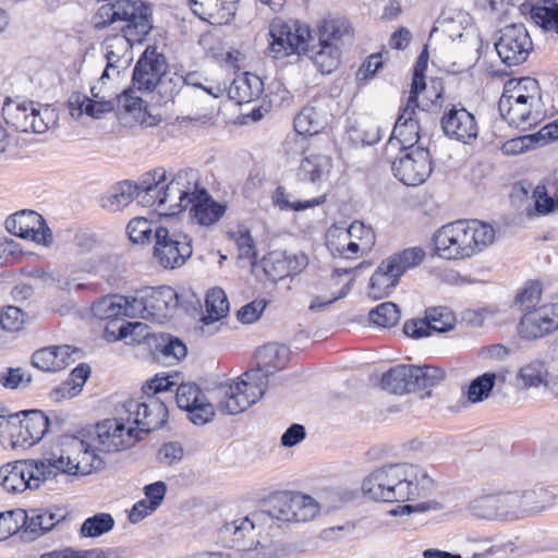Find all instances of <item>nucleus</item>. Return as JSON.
Listing matches in <instances>:
<instances>
[{
    "mask_svg": "<svg viewBox=\"0 0 558 558\" xmlns=\"http://www.w3.org/2000/svg\"><path fill=\"white\" fill-rule=\"evenodd\" d=\"M99 464L88 452H84L83 459L75 462L69 450H60V454L51 453L43 460L16 461L1 466L0 483L8 492L22 493L26 488L36 489L43 482L53 480L59 474H89Z\"/></svg>",
    "mask_w": 558,
    "mask_h": 558,
    "instance_id": "1",
    "label": "nucleus"
},
{
    "mask_svg": "<svg viewBox=\"0 0 558 558\" xmlns=\"http://www.w3.org/2000/svg\"><path fill=\"white\" fill-rule=\"evenodd\" d=\"M262 354L266 360L263 366L246 371L239 381L218 387L217 409L222 414L235 415L256 403L264 396L269 377L288 364L290 351L284 345L269 344L264 348Z\"/></svg>",
    "mask_w": 558,
    "mask_h": 558,
    "instance_id": "2",
    "label": "nucleus"
},
{
    "mask_svg": "<svg viewBox=\"0 0 558 558\" xmlns=\"http://www.w3.org/2000/svg\"><path fill=\"white\" fill-rule=\"evenodd\" d=\"M434 480L415 464L393 463L374 470L362 483L365 496L374 501L403 502L433 492Z\"/></svg>",
    "mask_w": 558,
    "mask_h": 558,
    "instance_id": "3",
    "label": "nucleus"
},
{
    "mask_svg": "<svg viewBox=\"0 0 558 558\" xmlns=\"http://www.w3.org/2000/svg\"><path fill=\"white\" fill-rule=\"evenodd\" d=\"M269 53L281 59L293 53L307 56L322 74H330L339 63L341 51L336 44L313 41L308 25L300 21L274 22L270 25Z\"/></svg>",
    "mask_w": 558,
    "mask_h": 558,
    "instance_id": "4",
    "label": "nucleus"
},
{
    "mask_svg": "<svg viewBox=\"0 0 558 558\" xmlns=\"http://www.w3.org/2000/svg\"><path fill=\"white\" fill-rule=\"evenodd\" d=\"M167 181L163 168H156L142 175L141 204L168 209L171 215L186 210L191 197L199 185L198 172L194 169H181Z\"/></svg>",
    "mask_w": 558,
    "mask_h": 558,
    "instance_id": "5",
    "label": "nucleus"
},
{
    "mask_svg": "<svg viewBox=\"0 0 558 558\" xmlns=\"http://www.w3.org/2000/svg\"><path fill=\"white\" fill-rule=\"evenodd\" d=\"M495 240L492 225L477 220H457L439 228L433 235L435 254L444 259H466L482 252Z\"/></svg>",
    "mask_w": 558,
    "mask_h": 558,
    "instance_id": "6",
    "label": "nucleus"
},
{
    "mask_svg": "<svg viewBox=\"0 0 558 558\" xmlns=\"http://www.w3.org/2000/svg\"><path fill=\"white\" fill-rule=\"evenodd\" d=\"M217 541L227 548L234 549L240 558H280L284 548L270 533L255 521L254 512L219 527Z\"/></svg>",
    "mask_w": 558,
    "mask_h": 558,
    "instance_id": "7",
    "label": "nucleus"
},
{
    "mask_svg": "<svg viewBox=\"0 0 558 558\" xmlns=\"http://www.w3.org/2000/svg\"><path fill=\"white\" fill-rule=\"evenodd\" d=\"M121 417L122 416L116 412L114 417L97 423L92 445L77 437H72L61 450H69L75 462L83 459L84 452H88L100 463L98 468H93L92 472L102 469L105 462L98 456V452L108 453L125 450L133 447L143 438L138 434H135L134 426L129 425L126 421L121 420Z\"/></svg>",
    "mask_w": 558,
    "mask_h": 558,
    "instance_id": "8",
    "label": "nucleus"
},
{
    "mask_svg": "<svg viewBox=\"0 0 558 558\" xmlns=\"http://www.w3.org/2000/svg\"><path fill=\"white\" fill-rule=\"evenodd\" d=\"M151 8L142 0H117L100 5L93 17L96 29H104L117 22H124L121 27L123 39L129 45L142 43L153 28Z\"/></svg>",
    "mask_w": 558,
    "mask_h": 558,
    "instance_id": "9",
    "label": "nucleus"
},
{
    "mask_svg": "<svg viewBox=\"0 0 558 558\" xmlns=\"http://www.w3.org/2000/svg\"><path fill=\"white\" fill-rule=\"evenodd\" d=\"M116 412L125 420L129 425L135 427V434L141 437L159 429L168 418V409L162 400L149 396L144 401L129 399L116 407Z\"/></svg>",
    "mask_w": 558,
    "mask_h": 558,
    "instance_id": "10",
    "label": "nucleus"
},
{
    "mask_svg": "<svg viewBox=\"0 0 558 558\" xmlns=\"http://www.w3.org/2000/svg\"><path fill=\"white\" fill-rule=\"evenodd\" d=\"M192 242L185 232L158 226L155 229L154 258L165 269L180 268L193 254Z\"/></svg>",
    "mask_w": 558,
    "mask_h": 558,
    "instance_id": "11",
    "label": "nucleus"
},
{
    "mask_svg": "<svg viewBox=\"0 0 558 558\" xmlns=\"http://www.w3.org/2000/svg\"><path fill=\"white\" fill-rule=\"evenodd\" d=\"M7 123L19 132L45 133L57 121V113L49 105L35 101L7 104L3 108Z\"/></svg>",
    "mask_w": 558,
    "mask_h": 558,
    "instance_id": "12",
    "label": "nucleus"
},
{
    "mask_svg": "<svg viewBox=\"0 0 558 558\" xmlns=\"http://www.w3.org/2000/svg\"><path fill=\"white\" fill-rule=\"evenodd\" d=\"M179 305V294L171 287L150 288L133 296L135 317L163 323L171 318Z\"/></svg>",
    "mask_w": 558,
    "mask_h": 558,
    "instance_id": "13",
    "label": "nucleus"
},
{
    "mask_svg": "<svg viewBox=\"0 0 558 558\" xmlns=\"http://www.w3.org/2000/svg\"><path fill=\"white\" fill-rule=\"evenodd\" d=\"M11 447L31 448L39 442L49 428L50 421L40 410H25L9 416Z\"/></svg>",
    "mask_w": 558,
    "mask_h": 558,
    "instance_id": "14",
    "label": "nucleus"
},
{
    "mask_svg": "<svg viewBox=\"0 0 558 558\" xmlns=\"http://www.w3.org/2000/svg\"><path fill=\"white\" fill-rule=\"evenodd\" d=\"M393 175L408 186H417L424 183L433 171L432 155L425 147H408L400 150L391 163Z\"/></svg>",
    "mask_w": 558,
    "mask_h": 558,
    "instance_id": "15",
    "label": "nucleus"
},
{
    "mask_svg": "<svg viewBox=\"0 0 558 558\" xmlns=\"http://www.w3.org/2000/svg\"><path fill=\"white\" fill-rule=\"evenodd\" d=\"M495 48L500 60L506 65L513 66L527 60L533 43L523 24H510L499 31Z\"/></svg>",
    "mask_w": 558,
    "mask_h": 558,
    "instance_id": "16",
    "label": "nucleus"
},
{
    "mask_svg": "<svg viewBox=\"0 0 558 558\" xmlns=\"http://www.w3.org/2000/svg\"><path fill=\"white\" fill-rule=\"evenodd\" d=\"M5 229L13 235L31 239L37 244L50 245L53 240L52 231L41 215L34 210H21L8 217Z\"/></svg>",
    "mask_w": 558,
    "mask_h": 558,
    "instance_id": "17",
    "label": "nucleus"
},
{
    "mask_svg": "<svg viewBox=\"0 0 558 558\" xmlns=\"http://www.w3.org/2000/svg\"><path fill=\"white\" fill-rule=\"evenodd\" d=\"M168 69L166 57L157 47L148 46L138 58L132 74V85L138 92H154V86Z\"/></svg>",
    "mask_w": 558,
    "mask_h": 558,
    "instance_id": "18",
    "label": "nucleus"
},
{
    "mask_svg": "<svg viewBox=\"0 0 558 558\" xmlns=\"http://www.w3.org/2000/svg\"><path fill=\"white\" fill-rule=\"evenodd\" d=\"M175 401L181 410L189 413L190 421L195 425H204L215 415L214 405L195 383L177 384Z\"/></svg>",
    "mask_w": 558,
    "mask_h": 558,
    "instance_id": "19",
    "label": "nucleus"
},
{
    "mask_svg": "<svg viewBox=\"0 0 558 558\" xmlns=\"http://www.w3.org/2000/svg\"><path fill=\"white\" fill-rule=\"evenodd\" d=\"M558 329V303L546 304L523 314L519 324L521 338L535 340Z\"/></svg>",
    "mask_w": 558,
    "mask_h": 558,
    "instance_id": "20",
    "label": "nucleus"
},
{
    "mask_svg": "<svg viewBox=\"0 0 558 558\" xmlns=\"http://www.w3.org/2000/svg\"><path fill=\"white\" fill-rule=\"evenodd\" d=\"M254 518L270 533V537L276 539L280 535L281 523L293 522V512L290 509V492L270 496L264 508L254 511Z\"/></svg>",
    "mask_w": 558,
    "mask_h": 558,
    "instance_id": "21",
    "label": "nucleus"
},
{
    "mask_svg": "<svg viewBox=\"0 0 558 558\" xmlns=\"http://www.w3.org/2000/svg\"><path fill=\"white\" fill-rule=\"evenodd\" d=\"M440 126L447 137L466 145L475 141L478 135L477 121L473 113L454 105L446 108L440 119Z\"/></svg>",
    "mask_w": 558,
    "mask_h": 558,
    "instance_id": "22",
    "label": "nucleus"
},
{
    "mask_svg": "<svg viewBox=\"0 0 558 558\" xmlns=\"http://www.w3.org/2000/svg\"><path fill=\"white\" fill-rule=\"evenodd\" d=\"M456 318L446 307H434L426 311L421 319L405 322L403 332L411 338L421 339L434 332L444 333L454 327Z\"/></svg>",
    "mask_w": 558,
    "mask_h": 558,
    "instance_id": "23",
    "label": "nucleus"
},
{
    "mask_svg": "<svg viewBox=\"0 0 558 558\" xmlns=\"http://www.w3.org/2000/svg\"><path fill=\"white\" fill-rule=\"evenodd\" d=\"M498 109L510 125L523 130L536 125L542 119V102L532 104L526 98L500 97Z\"/></svg>",
    "mask_w": 558,
    "mask_h": 558,
    "instance_id": "24",
    "label": "nucleus"
},
{
    "mask_svg": "<svg viewBox=\"0 0 558 558\" xmlns=\"http://www.w3.org/2000/svg\"><path fill=\"white\" fill-rule=\"evenodd\" d=\"M421 112L411 106H404L395 123L388 144L393 145V141H397L401 145L400 150H408V147H420L416 144L421 137Z\"/></svg>",
    "mask_w": 558,
    "mask_h": 558,
    "instance_id": "25",
    "label": "nucleus"
},
{
    "mask_svg": "<svg viewBox=\"0 0 558 558\" xmlns=\"http://www.w3.org/2000/svg\"><path fill=\"white\" fill-rule=\"evenodd\" d=\"M80 350L71 345H50L33 353L32 364L44 372H59L80 357Z\"/></svg>",
    "mask_w": 558,
    "mask_h": 558,
    "instance_id": "26",
    "label": "nucleus"
},
{
    "mask_svg": "<svg viewBox=\"0 0 558 558\" xmlns=\"http://www.w3.org/2000/svg\"><path fill=\"white\" fill-rule=\"evenodd\" d=\"M189 209L192 220L201 226H210L225 215L227 206L223 203L216 202L207 190L199 184L191 197Z\"/></svg>",
    "mask_w": 558,
    "mask_h": 558,
    "instance_id": "27",
    "label": "nucleus"
},
{
    "mask_svg": "<svg viewBox=\"0 0 558 558\" xmlns=\"http://www.w3.org/2000/svg\"><path fill=\"white\" fill-rule=\"evenodd\" d=\"M238 2L239 0H189L193 13L213 25L229 23L235 14Z\"/></svg>",
    "mask_w": 558,
    "mask_h": 558,
    "instance_id": "28",
    "label": "nucleus"
},
{
    "mask_svg": "<svg viewBox=\"0 0 558 558\" xmlns=\"http://www.w3.org/2000/svg\"><path fill=\"white\" fill-rule=\"evenodd\" d=\"M90 93L93 98H88L85 95H75L70 98L69 106L73 117L75 114L80 117L85 112L87 116L99 119L102 114L116 108V98L106 99V95L101 94L97 86H93Z\"/></svg>",
    "mask_w": 558,
    "mask_h": 558,
    "instance_id": "29",
    "label": "nucleus"
},
{
    "mask_svg": "<svg viewBox=\"0 0 558 558\" xmlns=\"http://www.w3.org/2000/svg\"><path fill=\"white\" fill-rule=\"evenodd\" d=\"M93 315L100 320H114L122 317H135L133 296L107 295L92 305Z\"/></svg>",
    "mask_w": 558,
    "mask_h": 558,
    "instance_id": "30",
    "label": "nucleus"
},
{
    "mask_svg": "<svg viewBox=\"0 0 558 558\" xmlns=\"http://www.w3.org/2000/svg\"><path fill=\"white\" fill-rule=\"evenodd\" d=\"M142 192H144L142 179L136 184L130 181L119 182L101 197V207L110 211H118L128 206L134 198L141 203L140 194Z\"/></svg>",
    "mask_w": 558,
    "mask_h": 558,
    "instance_id": "31",
    "label": "nucleus"
},
{
    "mask_svg": "<svg viewBox=\"0 0 558 558\" xmlns=\"http://www.w3.org/2000/svg\"><path fill=\"white\" fill-rule=\"evenodd\" d=\"M391 263L383 260L371 277L369 295L375 300L388 296L399 282L401 275Z\"/></svg>",
    "mask_w": 558,
    "mask_h": 558,
    "instance_id": "32",
    "label": "nucleus"
},
{
    "mask_svg": "<svg viewBox=\"0 0 558 558\" xmlns=\"http://www.w3.org/2000/svg\"><path fill=\"white\" fill-rule=\"evenodd\" d=\"M328 124V113L319 106L307 105L294 118V129L300 135H315Z\"/></svg>",
    "mask_w": 558,
    "mask_h": 558,
    "instance_id": "33",
    "label": "nucleus"
},
{
    "mask_svg": "<svg viewBox=\"0 0 558 558\" xmlns=\"http://www.w3.org/2000/svg\"><path fill=\"white\" fill-rule=\"evenodd\" d=\"M331 168L330 157L322 154H311L301 160L296 177L302 182L316 184L330 173Z\"/></svg>",
    "mask_w": 558,
    "mask_h": 558,
    "instance_id": "34",
    "label": "nucleus"
},
{
    "mask_svg": "<svg viewBox=\"0 0 558 558\" xmlns=\"http://www.w3.org/2000/svg\"><path fill=\"white\" fill-rule=\"evenodd\" d=\"M263 92V81L255 74L245 73L232 82L228 95L232 100L242 105L258 99Z\"/></svg>",
    "mask_w": 558,
    "mask_h": 558,
    "instance_id": "35",
    "label": "nucleus"
},
{
    "mask_svg": "<svg viewBox=\"0 0 558 558\" xmlns=\"http://www.w3.org/2000/svg\"><path fill=\"white\" fill-rule=\"evenodd\" d=\"M326 246L333 257L354 259L357 255V245L351 241L343 227L332 226L326 233Z\"/></svg>",
    "mask_w": 558,
    "mask_h": 558,
    "instance_id": "36",
    "label": "nucleus"
},
{
    "mask_svg": "<svg viewBox=\"0 0 558 558\" xmlns=\"http://www.w3.org/2000/svg\"><path fill=\"white\" fill-rule=\"evenodd\" d=\"M518 490L523 518L543 511L554 500L553 492L543 486Z\"/></svg>",
    "mask_w": 558,
    "mask_h": 558,
    "instance_id": "37",
    "label": "nucleus"
},
{
    "mask_svg": "<svg viewBox=\"0 0 558 558\" xmlns=\"http://www.w3.org/2000/svg\"><path fill=\"white\" fill-rule=\"evenodd\" d=\"M411 375L410 365H397L383 374L381 387L395 395L414 391Z\"/></svg>",
    "mask_w": 558,
    "mask_h": 558,
    "instance_id": "38",
    "label": "nucleus"
},
{
    "mask_svg": "<svg viewBox=\"0 0 558 558\" xmlns=\"http://www.w3.org/2000/svg\"><path fill=\"white\" fill-rule=\"evenodd\" d=\"M206 314L203 315L201 322L203 323V332L205 327H209L221 318L226 317L229 312V301L225 291L220 288L211 289L205 300Z\"/></svg>",
    "mask_w": 558,
    "mask_h": 558,
    "instance_id": "39",
    "label": "nucleus"
},
{
    "mask_svg": "<svg viewBox=\"0 0 558 558\" xmlns=\"http://www.w3.org/2000/svg\"><path fill=\"white\" fill-rule=\"evenodd\" d=\"M534 209L537 215L545 216L558 208V179H551L546 184H538L533 190Z\"/></svg>",
    "mask_w": 558,
    "mask_h": 558,
    "instance_id": "40",
    "label": "nucleus"
},
{
    "mask_svg": "<svg viewBox=\"0 0 558 558\" xmlns=\"http://www.w3.org/2000/svg\"><path fill=\"white\" fill-rule=\"evenodd\" d=\"M501 97L507 98H526L532 104L542 102L541 88L538 82L532 77H522L520 80H509L505 83Z\"/></svg>",
    "mask_w": 558,
    "mask_h": 558,
    "instance_id": "41",
    "label": "nucleus"
},
{
    "mask_svg": "<svg viewBox=\"0 0 558 558\" xmlns=\"http://www.w3.org/2000/svg\"><path fill=\"white\" fill-rule=\"evenodd\" d=\"M498 520H519L522 519L521 500L519 490H499L495 492Z\"/></svg>",
    "mask_w": 558,
    "mask_h": 558,
    "instance_id": "42",
    "label": "nucleus"
},
{
    "mask_svg": "<svg viewBox=\"0 0 558 558\" xmlns=\"http://www.w3.org/2000/svg\"><path fill=\"white\" fill-rule=\"evenodd\" d=\"M351 32V25L344 17L325 19L318 25V40L326 44H336Z\"/></svg>",
    "mask_w": 558,
    "mask_h": 558,
    "instance_id": "43",
    "label": "nucleus"
},
{
    "mask_svg": "<svg viewBox=\"0 0 558 558\" xmlns=\"http://www.w3.org/2000/svg\"><path fill=\"white\" fill-rule=\"evenodd\" d=\"M290 509L293 512V522H307L319 513L317 501L313 497L300 493L290 492Z\"/></svg>",
    "mask_w": 558,
    "mask_h": 558,
    "instance_id": "44",
    "label": "nucleus"
},
{
    "mask_svg": "<svg viewBox=\"0 0 558 558\" xmlns=\"http://www.w3.org/2000/svg\"><path fill=\"white\" fill-rule=\"evenodd\" d=\"M530 15L537 26L558 35V3L545 2L544 4L532 5Z\"/></svg>",
    "mask_w": 558,
    "mask_h": 558,
    "instance_id": "45",
    "label": "nucleus"
},
{
    "mask_svg": "<svg viewBox=\"0 0 558 558\" xmlns=\"http://www.w3.org/2000/svg\"><path fill=\"white\" fill-rule=\"evenodd\" d=\"M410 371L414 391L437 386L446 375L444 369L432 365H410Z\"/></svg>",
    "mask_w": 558,
    "mask_h": 558,
    "instance_id": "46",
    "label": "nucleus"
},
{
    "mask_svg": "<svg viewBox=\"0 0 558 558\" xmlns=\"http://www.w3.org/2000/svg\"><path fill=\"white\" fill-rule=\"evenodd\" d=\"M184 86L183 75L179 73H169L167 70L162 74L161 80L154 86V92L157 93L159 99L158 105H166L173 101L175 96Z\"/></svg>",
    "mask_w": 558,
    "mask_h": 558,
    "instance_id": "47",
    "label": "nucleus"
},
{
    "mask_svg": "<svg viewBox=\"0 0 558 558\" xmlns=\"http://www.w3.org/2000/svg\"><path fill=\"white\" fill-rule=\"evenodd\" d=\"M347 137L355 146L374 145L381 138L379 126L373 123H355L347 128Z\"/></svg>",
    "mask_w": 558,
    "mask_h": 558,
    "instance_id": "48",
    "label": "nucleus"
},
{
    "mask_svg": "<svg viewBox=\"0 0 558 558\" xmlns=\"http://www.w3.org/2000/svg\"><path fill=\"white\" fill-rule=\"evenodd\" d=\"M469 512L484 520H498L495 493H486L472 499L468 505Z\"/></svg>",
    "mask_w": 558,
    "mask_h": 558,
    "instance_id": "49",
    "label": "nucleus"
},
{
    "mask_svg": "<svg viewBox=\"0 0 558 558\" xmlns=\"http://www.w3.org/2000/svg\"><path fill=\"white\" fill-rule=\"evenodd\" d=\"M368 317L378 327L391 328L399 323L401 314L397 304L384 302L371 310Z\"/></svg>",
    "mask_w": 558,
    "mask_h": 558,
    "instance_id": "50",
    "label": "nucleus"
},
{
    "mask_svg": "<svg viewBox=\"0 0 558 558\" xmlns=\"http://www.w3.org/2000/svg\"><path fill=\"white\" fill-rule=\"evenodd\" d=\"M274 204L281 210L302 211L308 208L319 206L325 203L326 197L319 196L308 201H290V195L286 192L283 186H278L274 194Z\"/></svg>",
    "mask_w": 558,
    "mask_h": 558,
    "instance_id": "51",
    "label": "nucleus"
},
{
    "mask_svg": "<svg viewBox=\"0 0 558 558\" xmlns=\"http://www.w3.org/2000/svg\"><path fill=\"white\" fill-rule=\"evenodd\" d=\"M114 527V519L110 513L100 512L87 518L81 526V535L84 537H98L110 532Z\"/></svg>",
    "mask_w": 558,
    "mask_h": 558,
    "instance_id": "52",
    "label": "nucleus"
},
{
    "mask_svg": "<svg viewBox=\"0 0 558 558\" xmlns=\"http://www.w3.org/2000/svg\"><path fill=\"white\" fill-rule=\"evenodd\" d=\"M351 241H355L359 253H367L375 244L376 235L372 227L365 226L361 221H353L349 228H345Z\"/></svg>",
    "mask_w": 558,
    "mask_h": 558,
    "instance_id": "53",
    "label": "nucleus"
},
{
    "mask_svg": "<svg viewBox=\"0 0 558 558\" xmlns=\"http://www.w3.org/2000/svg\"><path fill=\"white\" fill-rule=\"evenodd\" d=\"M548 371L543 361L534 360L519 371V378L525 387H538L547 385Z\"/></svg>",
    "mask_w": 558,
    "mask_h": 558,
    "instance_id": "54",
    "label": "nucleus"
},
{
    "mask_svg": "<svg viewBox=\"0 0 558 558\" xmlns=\"http://www.w3.org/2000/svg\"><path fill=\"white\" fill-rule=\"evenodd\" d=\"M496 383V374L495 373H484L481 376H477L473 379L468 388L466 397L468 400L472 403H477L486 399Z\"/></svg>",
    "mask_w": 558,
    "mask_h": 558,
    "instance_id": "55",
    "label": "nucleus"
},
{
    "mask_svg": "<svg viewBox=\"0 0 558 558\" xmlns=\"http://www.w3.org/2000/svg\"><path fill=\"white\" fill-rule=\"evenodd\" d=\"M425 257V253L421 247L405 248L399 253L388 257L389 262L396 269H399L402 276L408 269L413 268L422 263Z\"/></svg>",
    "mask_w": 558,
    "mask_h": 558,
    "instance_id": "56",
    "label": "nucleus"
},
{
    "mask_svg": "<svg viewBox=\"0 0 558 558\" xmlns=\"http://www.w3.org/2000/svg\"><path fill=\"white\" fill-rule=\"evenodd\" d=\"M17 515L22 518L21 525L23 527V533L28 541H34L40 535H44L40 508L21 510L17 512Z\"/></svg>",
    "mask_w": 558,
    "mask_h": 558,
    "instance_id": "57",
    "label": "nucleus"
},
{
    "mask_svg": "<svg viewBox=\"0 0 558 558\" xmlns=\"http://www.w3.org/2000/svg\"><path fill=\"white\" fill-rule=\"evenodd\" d=\"M156 351L160 352L165 357H173L180 360L186 355V345L179 338L171 335H160L156 338Z\"/></svg>",
    "mask_w": 558,
    "mask_h": 558,
    "instance_id": "58",
    "label": "nucleus"
},
{
    "mask_svg": "<svg viewBox=\"0 0 558 558\" xmlns=\"http://www.w3.org/2000/svg\"><path fill=\"white\" fill-rule=\"evenodd\" d=\"M288 253L272 252L264 259V270L267 276L274 280L282 279L289 276L288 270Z\"/></svg>",
    "mask_w": 558,
    "mask_h": 558,
    "instance_id": "59",
    "label": "nucleus"
},
{
    "mask_svg": "<svg viewBox=\"0 0 558 558\" xmlns=\"http://www.w3.org/2000/svg\"><path fill=\"white\" fill-rule=\"evenodd\" d=\"M232 240L235 242L239 257L241 259L250 260L251 265L256 264L257 252L255 248L254 240L248 230H239L231 234Z\"/></svg>",
    "mask_w": 558,
    "mask_h": 558,
    "instance_id": "60",
    "label": "nucleus"
},
{
    "mask_svg": "<svg viewBox=\"0 0 558 558\" xmlns=\"http://www.w3.org/2000/svg\"><path fill=\"white\" fill-rule=\"evenodd\" d=\"M126 230L133 243H145L148 242L153 235L155 236V230L151 223L143 217L133 218L128 223Z\"/></svg>",
    "mask_w": 558,
    "mask_h": 558,
    "instance_id": "61",
    "label": "nucleus"
},
{
    "mask_svg": "<svg viewBox=\"0 0 558 558\" xmlns=\"http://www.w3.org/2000/svg\"><path fill=\"white\" fill-rule=\"evenodd\" d=\"M542 295V284L538 281H529L525 287L517 294L515 303L521 306L523 311L535 308Z\"/></svg>",
    "mask_w": 558,
    "mask_h": 558,
    "instance_id": "62",
    "label": "nucleus"
},
{
    "mask_svg": "<svg viewBox=\"0 0 558 558\" xmlns=\"http://www.w3.org/2000/svg\"><path fill=\"white\" fill-rule=\"evenodd\" d=\"M25 314L16 306H7L0 312V326L3 330L14 332L22 329Z\"/></svg>",
    "mask_w": 558,
    "mask_h": 558,
    "instance_id": "63",
    "label": "nucleus"
},
{
    "mask_svg": "<svg viewBox=\"0 0 558 558\" xmlns=\"http://www.w3.org/2000/svg\"><path fill=\"white\" fill-rule=\"evenodd\" d=\"M173 377L174 376L171 375H156L153 379L144 384L142 388L143 393L146 396V398H149V396L155 397L160 392L172 391L177 386V381L172 379Z\"/></svg>",
    "mask_w": 558,
    "mask_h": 558,
    "instance_id": "64",
    "label": "nucleus"
}]
</instances>
